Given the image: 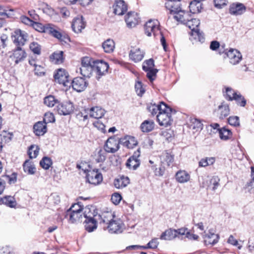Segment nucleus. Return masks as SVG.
<instances>
[{"mask_svg": "<svg viewBox=\"0 0 254 254\" xmlns=\"http://www.w3.org/2000/svg\"><path fill=\"white\" fill-rule=\"evenodd\" d=\"M91 212V210L89 208H85L83 213L84 218H86L85 220V228L87 231L91 232L96 229L97 227V221L98 219L95 216V211Z\"/></svg>", "mask_w": 254, "mask_h": 254, "instance_id": "nucleus-1", "label": "nucleus"}, {"mask_svg": "<svg viewBox=\"0 0 254 254\" xmlns=\"http://www.w3.org/2000/svg\"><path fill=\"white\" fill-rule=\"evenodd\" d=\"M81 74L85 77H90L94 71L93 64H91V59L88 57H83L81 60L79 68Z\"/></svg>", "mask_w": 254, "mask_h": 254, "instance_id": "nucleus-2", "label": "nucleus"}, {"mask_svg": "<svg viewBox=\"0 0 254 254\" xmlns=\"http://www.w3.org/2000/svg\"><path fill=\"white\" fill-rule=\"evenodd\" d=\"M225 96L229 101L235 100L237 104L241 107H245L246 104V100L245 98L240 93L237 94L231 88L227 87L226 88Z\"/></svg>", "mask_w": 254, "mask_h": 254, "instance_id": "nucleus-3", "label": "nucleus"}, {"mask_svg": "<svg viewBox=\"0 0 254 254\" xmlns=\"http://www.w3.org/2000/svg\"><path fill=\"white\" fill-rule=\"evenodd\" d=\"M109 232L111 234H120L123 232L125 225L123 221L117 217L111 221L107 227Z\"/></svg>", "mask_w": 254, "mask_h": 254, "instance_id": "nucleus-4", "label": "nucleus"}, {"mask_svg": "<svg viewBox=\"0 0 254 254\" xmlns=\"http://www.w3.org/2000/svg\"><path fill=\"white\" fill-rule=\"evenodd\" d=\"M145 33L148 36H151L152 33L156 36L161 33L159 30V22L157 20H149L144 25Z\"/></svg>", "mask_w": 254, "mask_h": 254, "instance_id": "nucleus-5", "label": "nucleus"}, {"mask_svg": "<svg viewBox=\"0 0 254 254\" xmlns=\"http://www.w3.org/2000/svg\"><path fill=\"white\" fill-rule=\"evenodd\" d=\"M93 68L97 76V78L99 79L107 73L109 65L103 61H96L93 62Z\"/></svg>", "mask_w": 254, "mask_h": 254, "instance_id": "nucleus-6", "label": "nucleus"}, {"mask_svg": "<svg viewBox=\"0 0 254 254\" xmlns=\"http://www.w3.org/2000/svg\"><path fill=\"white\" fill-rule=\"evenodd\" d=\"M54 77L59 83L63 84L65 87H70L71 82L69 79L68 74L64 69H59L57 73L54 75Z\"/></svg>", "mask_w": 254, "mask_h": 254, "instance_id": "nucleus-7", "label": "nucleus"}, {"mask_svg": "<svg viewBox=\"0 0 254 254\" xmlns=\"http://www.w3.org/2000/svg\"><path fill=\"white\" fill-rule=\"evenodd\" d=\"M86 179L89 183L97 185L102 182L103 177L101 173L98 170H93L88 171Z\"/></svg>", "mask_w": 254, "mask_h": 254, "instance_id": "nucleus-8", "label": "nucleus"}, {"mask_svg": "<svg viewBox=\"0 0 254 254\" xmlns=\"http://www.w3.org/2000/svg\"><path fill=\"white\" fill-rule=\"evenodd\" d=\"M120 143V140L115 137H110L105 143L104 150L108 153H115L119 150Z\"/></svg>", "mask_w": 254, "mask_h": 254, "instance_id": "nucleus-9", "label": "nucleus"}, {"mask_svg": "<svg viewBox=\"0 0 254 254\" xmlns=\"http://www.w3.org/2000/svg\"><path fill=\"white\" fill-rule=\"evenodd\" d=\"M225 54L229 59L230 63L235 65L239 63L242 59L241 53L237 50L235 49H230Z\"/></svg>", "mask_w": 254, "mask_h": 254, "instance_id": "nucleus-10", "label": "nucleus"}, {"mask_svg": "<svg viewBox=\"0 0 254 254\" xmlns=\"http://www.w3.org/2000/svg\"><path fill=\"white\" fill-rule=\"evenodd\" d=\"M88 83L85 79L81 77L74 78L71 82V85L73 89L77 92H81L86 88Z\"/></svg>", "mask_w": 254, "mask_h": 254, "instance_id": "nucleus-11", "label": "nucleus"}, {"mask_svg": "<svg viewBox=\"0 0 254 254\" xmlns=\"http://www.w3.org/2000/svg\"><path fill=\"white\" fill-rule=\"evenodd\" d=\"M26 57V54L24 50L21 48H17L13 50V53L9 56V58L14 61L15 64H18L19 62L23 61Z\"/></svg>", "mask_w": 254, "mask_h": 254, "instance_id": "nucleus-12", "label": "nucleus"}, {"mask_svg": "<svg viewBox=\"0 0 254 254\" xmlns=\"http://www.w3.org/2000/svg\"><path fill=\"white\" fill-rule=\"evenodd\" d=\"M171 112L161 113L157 115V120L160 126L166 127L171 124Z\"/></svg>", "mask_w": 254, "mask_h": 254, "instance_id": "nucleus-13", "label": "nucleus"}, {"mask_svg": "<svg viewBox=\"0 0 254 254\" xmlns=\"http://www.w3.org/2000/svg\"><path fill=\"white\" fill-rule=\"evenodd\" d=\"M57 111L61 115H67L70 114L73 110V107L71 103L65 102L59 104L57 106Z\"/></svg>", "mask_w": 254, "mask_h": 254, "instance_id": "nucleus-14", "label": "nucleus"}, {"mask_svg": "<svg viewBox=\"0 0 254 254\" xmlns=\"http://www.w3.org/2000/svg\"><path fill=\"white\" fill-rule=\"evenodd\" d=\"M96 216L100 221V223L103 222L108 224L111 221H112L116 216L115 213L111 211H107L102 212L101 214H98L97 213L95 214Z\"/></svg>", "mask_w": 254, "mask_h": 254, "instance_id": "nucleus-15", "label": "nucleus"}, {"mask_svg": "<svg viewBox=\"0 0 254 254\" xmlns=\"http://www.w3.org/2000/svg\"><path fill=\"white\" fill-rule=\"evenodd\" d=\"M139 17L137 13L129 12L125 17V21L127 26L129 28L135 27L139 22Z\"/></svg>", "mask_w": 254, "mask_h": 254, "instance_id": "nucleus-16", "label": "nucleus"}, {"mask_svg": "<svg viewBox=\"0 0 254 254\" xmlns=\"http://www.w3.org/2000/svg\"><path fill=\"white\" fill-rule=\"evenodd\" d=\"M113 7L114 13L118 15H123L127 10V5L123 0H116Z\"/></svg>", "mask_w": 254, "mask_h": 254, "instance_id": "nucleus-17", "label": "nucleus"}, {"mask_svg": "<svg viewBox=\"0 0 254 254\" xmlns=\"http://www.w3.org/2000/svg\"><path fill=\"white\" fill-rule=\"evenodd\" d=\"M246 10V6L241 3H233L230 5L229 13L234 15H241Z\"/></svg>", "mask_w": 254, "mask_h": 254, "instance_id": "nucleus-18", "label": "nucleus"}, {"mask_svg": "<svg viewBox=\"0 0 254 254\" xmlns=\"http://www.w3.org/2000/svg\"><path fill=\"white\" fill-rule=\"evenodd\" d=\"M71 27L75 33L81 32L85 27V22L83 21L82 16L74 18L72 22Z\"/></svg>", "mask_w": 254, "mask_h": 254, "instance_id": "nucleus-19", "label": "nucleus"}, {"mask_svg": "<svg viewBox=\"0 0 254 254\" xmlns=\"http://www.w3.org/2000/svg\"><path fill=\"white\" fill-rule=\"evenodd\" d=\"M145 52L140 48H133L129 53V57L130 60L135 63L141 61L144 57Z\"/></svg>", "mask_w": 254, "mask_h": 254, "instance_id": "nucleus-20", "label": "nucleus"}, {"mask_svg": "<svg viewBox=\"0 0 254 254\" xmlns=\"http://www.w3.org/2000/svg\"><path fill=\"white\" fill-rule=\"evenodd\" d=\"M191 16V14L189 12H186L182 10V8L174 14V18L177 21L185 24Z\"/></svg>", "mask_w": 254, "mask_h": 254, "instance_id": "nucleus-21", "label": "nucleus"}, {"mask_svg": "<svg viewBox=\"0 0 254 254\" xmlns=\"http://www.w3.org/2000/svg\"><path fill=\"white\" fill-rule=\"evenodd\" d=\"M13 37V42L17 47L23 46L26 40V33L21 30H16Z\"/></svg>", "mask_w": 254, "mask_h": 254, "instance_id": "nucleus-22", "label": "nucleus"}, {"mask_svg": "<svg viewBox=\"0 0 254 254\" xmlns=\"http://www.w3.org/2000/svg\"><path fill=\"white\" fill-rule=\"evenodd\" d=\"M202 237L206 245H214L218 242L219 239V236L218 234H215L210 231H209L208 234L203 235Z\"/></svg>", "mask_w": 254, "mask_h": 254, "instance_id": "nucleus-23", "label": "nucleus"}, {"mask_svg": "<svg viewBox=\"0 0 254 254\" xmlns=\"http://www.w3.org/2000/svg\"><path fill=\"white\" fill-rule=\"evenodd\" d=\"M89 117L99 119L102 118L105 113V111L99 106L93 107L88 110Z\"/></svg>", "mask_w": 254, "mask_h": 254, "instance_id": "nucleus-24", "label": "nucleus"}, {"mask_svg": "<svg viewBox=\"0 0 254 254\" xmlns=\"http://www.w3.org/2000/svg\"><path fill=\"white\" fill-rule=\"evenodd\" d=\"M46 124L44 122H38L33 127L34 132L37 136L44 135L47 132Z\"/></svg>", "mask_w": 254, "mask_h": 254, "instance_id": "nucleus-25", "label": "nucleus"}, {"mask_svg": "<svg viewBox=\"0 0 254 254\" xmlns=\"http://www.w3.org/2000/svg\"><path fill=\"white\" fill-rule=\"evenodd\" d=\"M120 143L128 148H133L137 145V142L133 136H127L120 139Z\"/></svg>", "mask_w": 254, "mask_h": 254, "instance_id": "nucleus-26", "label": "nucleus"}, {"mask_svg": "<svg viewBox=\"0 0 254 254\" xmlns=\"http://www.w3.org/2000/svg\"><path fill=\"white\" fill-rule=\"evenodd\" d=\"M114 186L117 189H122L129 184V179L127 177L121 176L119 178L115 180Z\"/></svg>", "mask_w": 254, "mask_h": 254, "instance_id": "nucleus-27", "label": "nucleus"}, {"mask_svg": "<svg viewBox=\"0 0 254 254\" xmlns=\"http://www.w3.org/2000/svg\"><path fill=\"white\" fill-rule=\"evenodd\" d=\"M177 238L176 229L170 228L163 232L160 239L163 240L170 241Z\"/></svg>", "mask_w": 254, "mask_h": 254, "instance_id": "nucleus-28", "label": "nucleus"}, {"mask_svg": "<svg viewBox=\"0 0 254 254\" xmlns=\"http://www.w3.org/2000/svg\"><path fill=\"white\" fill-rule=\"evenodd\" d=\"M82 213L72 212L67 211L66 217L68 218V221L70 223H76L81 221Z\"/></svg>", "mask_w": 254, "mask_h": 254, "instance_id": "nucleus-29", "label": "nucleus"}, {"mask_svg": "<svg viewBox=\"0 0 254 254\" xmlns=\"http://www.w3.org/2000/svg\"><path fill=\"white\" fill-rule=\"evenodd\" d=\"M176 179L178 182L184 183L190 180V175L186 171L180 170L176 174Z\"/></svg>", "mask_w": 254, "mask_h": 254, "instance_id": "nucleus-30", "label": "nucleus"}, {"mask_svg": "<svg viewBox=\"0 0 254 254\" xmlns=\"http://www.w3.org/2000/svg\"><path fill=\"white\" fill-rule=\"evenodd\" d=\"M140 129L143 132H149L152 131L154 127V123L152 120H145L140 125Z\"/></svg>", "mask_w": 254, "mask_h": 254, "instance_id": "nucleus-31", "label": "nucleus"}, {"mask_svg": "<svg viewBox=\"0 0 254 254\" xmlns=\"http://www.w3.org/2000/svg\"><path fill=\"white\" fill-rule=\"evenodd\" d=\"M23 170L28 175H34L36 172V168L34 164L29 160H26L23 164Z\"/></svg>", "mask_w": 254, "mask_h": 254, "instance_id": "nucleus-32", "label": "nucleus"}, {"mask_svg": "<svg viewBox=\"0 0 254 254\" xmlns=\"http://www.w3.org/2000/svg\"><path fill=\"white\" fill-rule=\"evenodd\" d=\"M105 150L101 148L96 149L94 154V159L97 163H103L106 160Z\"/></svg>", "mask_w": 254, "mask_h": 254, "instance_id": "nucleus-33", "label": "nucleus"}, {"mask_svg": "<svg viewBox=\"0 0 254 254\" xmlns=\"http://www.w3.org/2000/svg\"><path fill=\"white\" fill-rule=\"evenodd\" d=\"M218 111L220 114V119H223L226 118L230 114V109L228 105L224 102H222L221 104L218 106Z\"/></svg>", "mask_w": 254, "mask_h": 254, "instance_id": "nucleus-34", "label": "nucleus"}, {"mask_svg": "<svg viewBox=\"0 0 254 254\" xmlns=\"http://www.w3.org/2000/svg\"><path fill=\"white\" fill-rule=\"evenodd\" d=\"M219 134L220 139L223 140H228L232 137V131L226 127L219 129Z\"/></svg>", "mask_w": 254, "mask_h": 254, "instance_id": "nucleus-35", "label": "nucleus"}, {"mask_svg": "<svg viewBox=\"0 0 254 254\" xmlns=\"http://www.w3.org/2000/svg\"><path fill=\"white\" fill-rule=\"evenodd\" d=\"M102 47L105 52L111 53L114 51L115 47L114 41L112 39H108L102 43Z\"/></svg>", "mask_w": 254, "mask_h": 254, "instance_id": "nucleus-36", "label": "nucleus"}, {"mask_svg": "<svg viewBox=\"0 0 254 254\" xmlns=\"http://www.w3.org/2000/svg\"><path fill=\"white\" fill-rule=\"evenodd\" d=\"M0 203L11 208L14 207L16 205V201L15 198L10 195L5 196L1 198L0 200Z\"/></svg>", "mask_w": 254, "mask_h": 254, "instance_id": "nucleus-37", "label": "nucleus"}, {"mask_svg": "<svg viewBox=\"0 0 254 254\" xmlns=\"http://www.w3.org/2000/svg\"><path fill=\"white\" fill-rule=\"evenodd\" d=\"M199 24V20L196 18H192L191 16L185 23V25H186L191 30V32H194V31L198 29Z\"/></svg>", "mask_w": 254, "mask_h": 254, "instance_id": "nucleus-38", "label": "nucleus"}, {"mask_svg": "<svg viewBox=\"0 0 254 254\" xmlns=\"http://www.w3.org/2000/svg\"><path fill=\"white\" fill-rule=\"evenodd\" d=\"M51 61L56 64H61L64 62L63 52L59 51L54 52L50 57Z\"/></svg>", "mask_w": 254, "mask_h": 254, "instance_id": "nucleus-39", "label": "nucleus"}, {"mask_svg": "<svg viewBox=\"0 0 254 254\" xmlns=\"http://www.w3.org/2000/svg\"><path fill=\"white\" fill-rule=\"evenodd\" d=\"M42 8L44 13L50 16L52 18H55L57 13L51 6L47 3H44L42 5Z\"/></svg>", "mask_w": 254, "mask_h": 254, "instance_id": "nucleus-40", "label": "nucleus"}, {"mask_svg": "<svg viewBox=\"0 0 254 254\" xmlns=\"http://www.w3.org/2000/svg\"><path fill=\"white\" fill-rule=\"evenodd\" d=\"M46 31H47V33L51 34L54 37L61 41L64 40L63 38V36L62 33L60 31H58L53 25L50 24V26L48 27V29Z\"/></svg>", "mask_w": 254, "mask_h": 254, "instance_id": "nucleus-41", "label": "nucleus"}, {"mask_svg": "<svg viewBox=\"0 0 254 254\" xmlns=\"http://www.w3.org/2000/svg\"><path fill=\"white\" fill-rule=\"evenodd\" d=\"M160 158L162 164L166 163L167 166H170L174 161V156L168 152L163 153Z\"/></svg>", "mask_w": 254, "mask_h": 254, "instance_id": "nucleus-42", "label": "nucleus"}, {"mask_svg": "<svg viewBox=\"0 0 254 254\" xmlns=\"http://www.w3.org/2000/svg\"><path fill=\"white\" fill-rule=\"evenodd\" d=\"M190 12L192 13H198L200 12L201 8V3L197 0L191 1L190 4Z\"/></svg>", "mask_w": 254, "mask_h": 254, "instance_id": "nucleus-43", "label": "nucleus"}, {"mask_svg": "<svg viewBox=\"0 0 254 254\" xmlns=\"http://www.w3.org/2000/svg\"><path fill=\"white\" fill-rule=\"evenodd\" d=\"M140 164V160L132 159L129 157L127 160L126 165L129 169L135 170L139 166Z\"/></svg>", "mask_w": 254, "mask_h": 254, "instance_id": "nucleus-44", "label": "nucleus"}, {"mask_svg": "<svg viewBox=\"0 0 254 254\" xmlns=\"http://www.w3.org/2000/svg\"><path fill=\"white\" fill-rule=\"evenodd\" d=\"M215 161L214 157H206L205 158L201 159L199 163V166L205 167L209 165H213Z\"/></svg>", "mask_w": 254, "mask_h": 254, "instance_id": "nucleus-45", "label": "nucleus"}, {"mask_svg": "<svg viewBox=\"0 0 254 254\" xmlns=\"http://www.w3.org/2000/svg\"><path fill=\"white\" fill-rule=\"evenodd\" d=\"M52 164V159L48 157H44L40 162L41 167L45 170L49 169Z\"/></svg>", "mask_w": 254, "mask_h": 254, "instance_id": "nucleus-46", "label": "nucleus"}, {"mask_svg": "<svg viewBox=\"0 0 254 254\" xmlns=\"http://www.w3.org/2000/svg\"><path fill=\"white\" fill-rule=\"evenodd\" d=\"M39 152V147L36 145H32L29 148L28 154L30 158H35L38 156Z\"/></svg>", "mask_w": 254, "mask_h": 254, "instance_id": "nucleus-47", "label": "nucleus"}, {"mask_svg": "<svg viewBox=\"0 0 254 254\" xmlns=\"http://www.w3.org/2000/svg\"><path fill=\"white\" fill-rule=\"evenodd\" d=\"M58 102L54 96L49 95L44 98V104L49 107H53Z\"/></svg>", "mask_w": 254, "mask_h": 254, "instance_id": "nucleus-48", "label": "nucleus"}, {"mask_svg": "<svg viewBox=\"0 0 254 254\" xmlns=\"http://www.w3.org/2000/svg\"><path fill=\"white\" fill-rule=\"evenodd\" d=\"M50 24H47L44 25L41 23L34 22L32 26L35 29V30L39 32L47 33L46 30L48 29V27L50 26Z\"/></svg>", "mask_w": 254, "mask_h": 254, "instance_id": "nucleus-49", "label": "nucleus"}, {"mask_svg": "<svg viewBox=\"0 0 254 254\" xmlns=\"http://www.w3.org/2000/svg\"><path fill=\"white\" fill-rule=\"evenodd\" d=\"M89 109H83L78 114H77V118L83 121H85L88 118V115H89V112H88Z\"/></svg>", "mask_w": 254, "mask_h": 254, "instance_id": "nucleus-50", "label": "nucleus"}, {"mask_svg": "<svg viewBox=\"0 0 254 254\" xmlns=\"http://www.w3.org/2000/svg\"><path fill=\"white\" fill-rule=\"evenodd\" d=\"M154 60L152 59H150L148 60H146L143 63L142 69L144 71L148 70L154 68Z\"/></svg>", "mask_w": 254, "mask_h": 254, "instance_id": "nucleus-51", "label": "nucleus"}, {"mask_svg": "<svg viewBox=\"0 0 254 254\" xmlns=\"http://www.w3.org/2000/svg\"><path fill=\"white\" fill-rule=\"evenodd\" d=\"M135 89L137 95L142 96L145 92V89L143 87L142 83L141 81H137L135 84Z\"/></svg>", "mask_w": 254, "mask_h": 254, "instance_id": "nucleus-52", "label": "nucleus"}, {"mask_svg": "<svg viewBox=\"0 0 254 254\" xmlns=\"http://www.w3.org/2000/svg\"><path fill=\"white\" fill-rule=\"evenodd\" d=\"M83 210V206L79 203L73 204L67 211L72 212L82 213Z\"/></svg>", "mask_w": 254, "mask_h": 254, "instance_id": "nucleus-53", "label": "nucleus"}, {"mask_svg": "<svg viewBox=\"0 0 254 254\" xmlns=\"http://www.w3.org/2000/svg\"><path fill=\"white\" fill-rule=\"evenodd\" d=\"M176 1H173V4H172V7H168L165 4L166 8L169 10L170 13L172 14H175L176 12H178L179 10L181 8V2H179V4L178 6H176Z\"/></svg>", "mask_w": 254, "mask_h": 254, "instance_id": "nucleus-54", "label": "nucleus"}, {"mask_svg": "<svg viewBox=\"0 0 254 254\" xmlns=\"http://www.w3.org/2000/svg\"><path fill=\"white\" fill-rule=\"evenodd\" d=\"M191 34L194 36V39L198 40L201 43H203L204 41L203 33L200 32L199 29H196L194 32H191Z\"/></svg>", "mask_w": 254, "mask_h": 254, "instance_id": "nucleus-55", "label": "nucleus"}, {"mask_svg": "<svg viewBox=\"0 0 254 254\" xmlns=\"http://www.w3.org/2000/svg\"><path fill=\"white\" fill-rule=\"evenodd\" d=\"M30 49L35 54L40 55L41 53V46L36 42L31 43Z\"/></svg>", "mask_w": 254, "mask_h": 254, "instance_id": "nucleus-56", "label": "nucleus"}, {"mask_svg": "<svg viewBox=\"0 0 254 254\" xmlns=\"http://www.w3.org/2000/svg\"><path fill=\"white\" fill-rule=\"evenodd\" d=\"M146 72V76L150 81H153L156 76V73L158 72V70L155 68L150 69L145 71Z\"/></svg>", "mask_w": 254, "mask_h": 254, "instance_id": "nucleus-57", "label": "nucleus"}, {"mask_svg": "<svg viewBox=\"0 0 254 254\" xmlns=\"http://www.w3.org/2000/svg\"><path fill=\"white\" fill-rule=\"evenodd\" d=\"M228 121L231 126L234 127L240 126L239 118L238 116H231L228 118Z\"/></svg>", "mask_w": 254, "mask_h": 254, "instance_id": "nucleus-58", "label": "nucleus"}, {"mask_svg": "<svg viewBox=\"0 0 254 254\" xmlns=\"http://www.w3.org/2000/svg\"><path fill=\"white\" fill-rule=\"evenodd\" d=\"M168 112H172V109L168 107L166 104L163 102H161L159 104L158 114L164 113Z\"/></svg>", "mask_w": 254, "mask_h": 254, "instance_id": "nucleus-59", "label": "nucleus"}, {"mask_svg": "<svg viewBox=\"0 0 254 254\" xmlns=\"http://www.w3.org/2000/svg\"><path fill=\"white\" fill-rule=\"evenodd\" d=\"M1 178L4 180L5 182L7 181L10 184L15 183L17 180L16 175L15 173H13L11 176H3Z\"/></svg>", "mask_w": 254, "mask_h": 254, "instance_id": "nucleus-60", "label": "nucleus"}, {"mask_svg": "<svg viewBox=\"0 0 254 254\" xmlns=\"http://www.w3.org/2000/svg\"><path fill=\"white\" fill-rule=\"evenodd\" d=\"M191 126L193 129L199 130L202 128V124L199 120L193 119L191 120Z\"/></svg>", "mask_w": 254, "mask_h": 254, "instance_id": "nucleus-61", "label": "nucleus"}, {"mask_svg": "<svg viewBox=\"0 0 254 254\" xmlns=\"http://www.w3.org/2000/svg\"><path fill=\"white\" fill-rule=\"evenodd\" d=\"M122 198V197L120 194L114 193L112 194L111 200L114 204L117 205L120 203Z\"/></svg>", "mask_w": 254, "mask_h": 254, "instance_id": "nucleus-62", "label": "nucleus"}, {"mask_svg": "<svg viewBox=\"0 0 254 254\" xmlns=\"http://www.w3.org/2000/svg\"><path fill=\"white\" fill-rule=\"evenodd\" d=\"M55 121L54 115L51 113H47L45 114L43 121L47 124L49 123H53Z\"/></svg>", "mask_w": 254, "mask_h": 254, "instance_id": "nucleus-63", "label": "nucleus"}, {"mask_svg": "<svg viewBox=\"0 0 254 254\" xmlns=\"http://www.w3.org/2000/svg\"><path fill=\"white\" fill-rule=\"evenodd\" d=\"M34 71L36 75L42 76L45 74V69L43 66L38 65L35 67Z\"/></svg>", "mask_w": 254, "mask_h": 254, "instance_id": "nucleus-64", "label": "nucleus"}]
</instances>
